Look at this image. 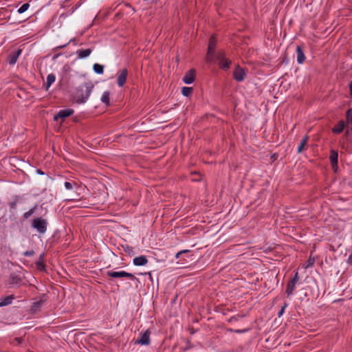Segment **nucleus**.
Masks as SVG:
<instances>
[{
  "label": "nucleus",
  "mask_w": 352,
  "mask_h": 352,
  "mask_svg": "<svg viewBox=\"0 0 352 352\" xmlns=\"http://www.w3.org/2000/svg\"><path fill=\"white\" fill-rule=\"evenodd\" d=\"M94 88V85L91 82L87 81L80 85L75 93L74 98L78 103L85 102L90 96V94Z\"/></svg>",
  "instance_id": "1"
},
{
  "label": "nucleus",
  "mask_w": 352,
  "mask_h": 352,
  "mask_svg": "<svg viewBox=\"0 0 352 352\" xmlns=\"http://www.w3.org/2000/svg\"><path fill=\"white\" fill-rule=\"evenodd\" d=\"M47 221L41 217L36 218L32 221V226L39 233H45L47 230Z\"/></svg>",
  "instance_id": "2"
},
{
  "label": "nucleus",
  "mask_w": 352,
  "mask_h": 352,
  "mask_svg": "<svg viewBox=\"0 0 352 352\" xmlns=\"http://www.w3.org/2000/svg\"><path fill=\"white\" fill-rule=\"evenodd\" d=\"M216 45V40L214 37L210 38L208 47V52L206 54V61L211 62L213 59V53Z\"/></svg>",
  "instance_id": "3"
},
{
  "label": "nucleus",
  "mask_w": 352,
  "mask_h": 352,
  "mask_svg": "<svg viewBox=\"0 0 352 352\" xmlns=\"http://www.w3.org/2000/svg\"><path fill=\"white\" fill-rule=\"evenodd\" d=\"M107 275L109 276H111V277H113V278H123V277H127V278H129L130 279H135V276H133V274H131V273H128V272H124V271H121V272H112V271H109L107 272Z\"/></svg>",
  "instance_id": "4"
},
{
  "label": "nucleus",
  "mask_w": 352,
  "mask_h": 352,
  "mask_svg": "<svg viewBox=\"0 0 352 352\" xmlns=\"http://www.w3.org/2000/svg\"><path fill=\"white\" fill-rule=\"evenodd\" d=\"M150 331L148 330L145 331L141 334L140 338L138 339L135 343L141 345H148L150 343Z\"/></svg>",
  "instance_id": "5"
},
{
  "label": "nucleus",
  "mask_w": 352,
  "mask_h": 352,
  "mask_svg": "<svg viewBox=\"0 0 352 352\" xmlns=\"http://www.w3.org/2000/svg\"><path fill=\"white\" fill-rule=\"evenodd\" d=\"M195 79V70L190 69L188 72H186L183 77V81L186 84H191L194 82Z\"/></svg>",
  "instance_id": "6"
},
{
  "label": "nucleus",
  "mask_w": 352,
  "mask_h": 352,
  "mask_svg": "<svg viewBox=\"0 0 352 352\" xmlns=\"http://www.w3.org/2000/svg\"><path fill=\"white\" fill-rule=\"evenodd\" d=\"M74 111L71 109L61 110L54 116V120H58V118L64 119L72 115Z\"/></svg>",
  "instance_id": "7"
},
{
  "label": "nucleus",
  "mask_w": 352,
  "mask_h": 352,
  "mask_svg": "<svg viewBox=\"0 0 352 352\" xmlns=\"http://www.w3.org/2000/svg\"><path fill=\"white\" fill-rule=\"evenodd\" d=\"M128 72L126 69H123L120 71V73L118 77V85L119 87H122L126 80Z\"/></svg>",
  "instance_id": "8"
},
{
  "label": "nucleus",
  "mask_w": 352,
  "mask_h": 352,
  "mask_svg": "<svg viewBox=\"0 0 352 352\" xmlns=\"http://www.w3.org/2000/svg\"><path fill=\"white\" fill-rule=\"evenodd\" d=\"M245 76V71L241 67H236L234 72V78L237 81H242L244 79Z\"/></svg>",
  "instance_id": "9"
},
{
  "label": "nucleus",
  "mask_w": 352,
  "mask_h": 352,
  "mask_svg": "<svg viewBox=\"0 0 352 352\" xmlns=\"http://www.w3.org/2000/svg\"><path fill=\"white\" fill-rule=\"evenodd\" d=\"M147 263L148 260L144 256H138L133 259V264L137 266L144 265Z\"/></svg>",
  "instance_id": "10"
},
{
  "label": "nucleus",
  "mask_w": 352,
  "mask_h": 352,
  "mask_svg": "<svg viewBox=\"0 0 352 352\" xmlns=\"http://www.w3.org/2000/svg\"><path fill=\"white\" fill-rule=\"evenodd\" d=\"M338 153L335 151H331L330 154V161L333 168H337L338 165Z\"/></svg>",
  "instance_id": "11"
},
{
  "label": "nucleus",
  "mask_w": 352,
  "mask_h": 352,
  "mask_svg": "<svg viewBox=\"0 0 352 352\" xmlns=\"http://www.w3.org/2000/svg\"><path fill=\"white\" fill-rule=\"evenodd\" d=\"M43 303H44V300L43 299H41L38 301L33 302L32 305H31L30 311L32 313L36 312L37 311H38L41 309V307L43 305Z\"/></svg>",
  "instance_id": "12"
},
{
  "label": "nucleus",
  "mask_w": 352,
  "mask_h": 352,
  "mask_svg": "<svg viewBox=\"0 0 352 352\" xmlns=\"http://www.w3.org/2000/svg\"><path fill=\"white\" fill-rule=\"evenodd\" d=\"M218 58H221V60L220 62V65L222 68L227 69L230 67L231 62L230 60H228V59L223 58V53L219 52Z\"/></svg>",
  "instance_id": "13"
},
{
  "label": "nucleus",
  "mask_w": 352,
  "mask_h": 352,
  "mask_svg": "<svg viewBox=\"0 0 352 352\" xmlns=\"http://www.w3.org/2000/svg\"><path fill=\"white\" fill-rule=\"evenodd\" d=\"M296 54L298 63L300 64L302 63L305 59V56L302 48L300 46H297L296 47Z\"/></svg>",
  "instance_id": "14"
},
{
  "label": "nucleus",
  "mask_w": 352,
  "mask_h": 352,
  "mask_svg": "<svg viewBox=\"0 0 352 352\" xmlns=\"http://www.w3.org/2000/svg\"><path fill=\"white\" fill-rule=\"evenodd\" d=\"M14 299V295H10L8 296H6L1 299V301L0 302V307H3L6 305H8L12 303V300Z\"/></svg>",
  "instance_id": "15"
},
{
  "label": "nucleus",
  "mask_w": 352,
  "mask_h": 352,
  "mask_svg": "<svg viewBox=\"0 0 352 352\" xmlns=\"http://www.w3.org/2000/svg\"><path fill=\"white\" fill-rule=\"evenodd\" d=\"M345 126L344 122L343 120L339 121L338 124L332 129V131L335 133H340Z\"/></svg>",
  "instance_id": "16"
},
{
  "label": "nucleus",
  "mask_w": 352,
  "mask_h": 352,
  "mask_svg": "<svg viewBox=\"0 0 352 352\" xmlns=\"http://www.w3.org/2000/svg\"><path fill=\"white\" fill-rule=\"evenodd\" d=\"M91 52V50L90 49H86V50H80L76 52V54H78V57L79 58H84L90 55Z\"/></svg>",
  "instance_id": "17"
},
{
  "label": "nucleus",
  "mask_w": 352,
  "mask_h": 352,
  "mask_svg": "<svg viewBox=\"0 0 352 352\" xmlns=\"http://www.w3.org/2000/svg\"><path fill=\"white\" fill-rule=\"evenodd\" d=\"M55 79H56V77H55L54 74H50L47 76V81L45 83L46 91H47L49 89L50 87L52 85V83L54 82Z\"/></svg>",
  "instance_id": "18"
},
{
  "label": "nucleus",
  "mask_w": 352,
  "mask_h": 352,
  "mask_svg": "<svg viewBox=\"0 0 352 352\" xmlns=\"http://www.w3.org/2000/svg\"><path fill=\"white\" fill-rule=\"evenodd\" d=\"M21 50H19L16 52H15L14 54L10 56V57H9L10 64L12 65L16 62L18 57H19V54H21Z\"/></svg>",
  "instance_id": "19"
},
{
  "label": "nucleus",
  "mask_w": 352,
  "mask_h": 352,
  "mask_svg": "<svg viewBox=\"0 0 352 352\" xmlns=\"http://www.w3.org/2000/svg\"><path fill=\"white\" fill-rule=\"evenodd\" d=\"M109 96H110L109 91H104L102 94V96L101 98V101L107 105H109V104H110Z\"/></svg>",
  "instance_id": "20"
},
{
  "label": "nucleus",
  "mask_w": 352,
  "mask_h": 352,
  "mask_svg": "<svg viewBox=\"0 0 352 352\" xmlns=\"http://www.w3.org/2000/svg\"><path fill=\"white\" fill-rule=\"evenodd\" d=\"M308 139H309V137L308 135H306L303 138V139L302 140L300 145L298 146V153H300L302 151L303 148H304V146L307 144V141H308Z\"/></svg>",
  "instance_id": "21"
},
{
  "label": "nucleus",
  "mask_w": 352,
  "mask_h": 352,
  "mask_svg": "<svg viewBox=\"0 0 352 352\" xmlns=\"http://www.w3.org/2000/svg\"><path fill=\"white\" fill-rule=\"evenodd\" d=\"M295 285H296V283L292 282L291 280L288 283V284L287 285V289H286V293L288 296H289L292 294L293 291L295 289Z\"/></svg>",
  "instance_id": "22"
},
{
  "label": "nucleus",
  "mask_w": 352,
  "mask_h": 352,
  "mask_svg": "<svg viewBox=\"0 0 352 352\" xmlns=\"http://www.w3.org/2000/svg\"><path fill=\"white\" fill-rule=\"evenodd\" d=\"M93 68L94 72L99 74H102L104 72V67L98 63L94 64Z\"/></svg>",
  "instance_id": "23"
},
{
  "label": "nucleus",
  "mask_w": 352,
  "mask_h": 352,
  "mask_svg": "<svg viewBox=\"0 0 352 352\" xmlns=\"http://www.w3.org/2000/svg\"><path fill=\"white\" fill-rule=\"evenodd\" d=\"M192 92V87H184L182 88V93L185 96H190Z\"/></svg>",
  "instance_id": "24"
},
{
  "label": "nucleus",
  "mask_w": 352,
  "mask_h": 352,
  "mask_svg": "<svg viewBox=\"0 0 352 352\" xmlns=\"http://www.w3.org/2000/svg\"><path fill=\"white\" fill-rule=\"evenodd\" d=\"M346 119L348 124L351 125L352 128V108L346 112Z\"/></svg>",
  "instance_id": "25"
},
{
  "label": "nucleus",
  "mask_w": 352,
  "mask_h": 352,
  "mask_svg": "<svg viewBox=\"0 0 352 352\" xmlns=\"http://www.w3.org/2000/svg\"><path fill=\"white\" fill-rule=\"evenodd\" d=\"M9 282L11 284H19L20 282V278L17 276L11 275Z\"/></svg>",
  "instance_id": "26"
},
{
  "label": "nucleus",
  "mask_w": 352,
  "mask_h": 352,
  "mask_svg": "<svg viewBox=\"0 0 352 352\" xmlns=\"http://www.w3.org/2000/svg\"><path fill=\"white\" fill-rule=\"evenodd\" d=\"M29 7H30L29 3H24L18 9V12L20 14H22V13L25 12L28 9Z\"/></svg>",
  "instance_id": "27"
},
{
  "label": "nucleus",
  "mask_w": 352,
  "mask_h": 352,
  "mask_svg": "<svg viewBox=\"0 0 352 352\" xmlns=\"http://www.w3.org/2000/svg\"><path fill=\"white\" fill-rule=\"evenodd\" d=\"M64 185H65V187L66 188V189L72 190L74 186H77V184L75 182H65Z\"/></svg>",
  "instance_id": "28"
},
{
  "label": "nucleus",
  "mask_w": 352,
  "mask_h": 352,
  "mask_svg": "<svg viewBox=\"0 0 352 352\" xmlns=\"http://www.w3.org/2000/svg\"><path fill=\"white\" fill-rule=\"evenodd\" d=\"M36 265L37 269L40 271L45 270V265L43 261L38 260L36 263Z\"/></svg>",
  "instance_id": "29"
},
{
  "label": "nucleus",
  "mask_w": 352,
  "mask_h": 352,
  "mask_svg": "<svg viewBox=\"0 0 352 352\" xmlns=\"http://www.w3.org/2000/svg\"><path fill=\"white\" fill-rule=\"evenodd\" d=\"M36 209V206H34V208H32V209H30L29 211L26 212L25 214H24V217L25 219H28L30 216H32V214L34 212V210Z\"/></svg>",
  "instance_id": "30"
},
{
  "label": "nucleus",
  "mask_w": 352,
  "mask_h": 352,
  "mask_svg": "<svg viewBox=\"0 0 352 352\" xmlns=\"http://www.w3.org/2000/svg\"><path fill=\"white\" fill-rule=\"evenodd\" d=\"M314 262H315V259L310 257L309 258V260L307 261V265L305 267L307 268V267L312 266L314 265Z\"/></svg>",
  "instance_id": "31"
},
{
  "label": "nucleus",
  "mask_w": 352,
  "mask_h": 352,
  "mask_svg": "<svg viewBox=\"0 0 352 352\" xmlns=\"http://www.w3.org/2000/svg\"><path fill=\"white\" fill-rule=\"evenodd\" d=\"M298 280H299L298 274V272H296L294 278H292V280L291 281L296 284V283L298 281Z\"/></svg>",
  "instance_id": "32"
},
{
  "label": "nucleus",
  "mask_w": 352,
  "mask_h": 352,
  "mask_svg": "<svg viewBox=\"0 0 352 352\" xmlns=\"http://www.w3.org/2000/svg\"><path fill=\"white\" fill-rule=\"evenodd\" d=\"M23 254L26 256H30L34 254V252L33 250L26 251L23 253Z\"/></svg>",
  "instance_id": "33"
},
{
  "label": "nucleus",
  "mask_w": 352,
  "mask_h": 352,
  "mask_svg": "<svg viewBox=\"0 0 352 352\" xmlns=\"http://www.w3.org/2000/svg\"><path fill=\"white\" fill-rule=\"evenodd\" d=\"M287 306V303H285L284 306L282 307V309L280 310V311L278 312V316L280 317L283 313H284V311H285V307Z\"/></svg>",
  "instance_id": "34"
},
{
  "label": "nucleus",
  "mask_w": 352,
  "mask_h": 352,
  "mask_svg": "<svg viewBox=\"0 0 352 352\" xmlns=\"http://www.w3.org/2000/svg\"><path fill=\"white\" fill-rule=\"evenodd\" d=\"M188 252V250H182V251L177 253L175 257L177 258L178 257H179L180 254H182L183 253H185V252Z\"/></svg>",
  "instance_id": "35"
},
{
  "label": "nucleus",
  "mask_w": 352,
  "mask_h": 352,
  "mask_svg": "<svg viewBox=\"0 0 352 352\" xmlns=\"http://www.w3.org/2000/svg\"><path fill=\"white\" fill-rule=\"evenodd\" d=\"M348 263L351 265H352V253L351 254V255L349 256V258H348Z\"/></svg>",
  "instance_id": "36"
},
{
  "label": "nucleus",
  "mask_w": 352,
  "mask_h": 352,
  "mask_svg": "<svg viewBox=\"0 0 352 352\" xmlns=\"http://www.w3.org/2000/svg\"><path fill=\"white\" fill-rule=\"evenodd\" d=\"M43 259H44V254H41L40 255V256H39L38 260H39V261H43Z\"/></svg>",
  "instance_id": "37"
},
{
  "label": "nucleus",
  "mask_w": 352,
  "mask_h": 352,
  "mask_svg": "<svg viewBox=\"0 0 352 352\" xmlns=\"http://www.w3.org/2000/svg\"><path fill=\"white\" fill-rule=\"evenodd\" d=\"M349 88H350L351 94H352V81L351 82V83L349 85Z\"/></svg>",
  "instance_id": "38"
},
{
  "label": "nucleus",
  "mask_w": 352,
  "mask_h": 352,
  "mask_svg": "<svg viewBox=\"0 0 352 352\" xmlns=\"http://www.w3.org/2000/svg\"><path fill=\"white\" fill-rule=\"evenodd\" d=\"M15 340L17 341V342H18L19 344H20V343H21V338H16Z\"/></svg>",
  "instance_id": "39"
},
{
  "label": "nucleus",
  "mask_w": 352,
  "mask_h": 352,
  "mask_svg": "<svg viewBox=\"0 0 352 352\" xmlns=\"http://www.w3.org/2000/svg\"><path fill=\"white\" fill-rule=\"evenodd\" d=\"M346 134H347V135H352V132H351V133H349V131H346Z\"/></svg>",
  "instance_id": "40"
},
{
  "label": "nucleus",
  "mask_w": 352,
  "mask_h": 352,
  "mask_svg": "<svg viewBox=\"0 0 352 352\" xmlns=\"http://www.w3.org/2000/svg\"><path fill=\"white\" fill-rule=\"evenodd\" d=\"M38 173H40V174H43V172L40 170H38Z\"/></svg>",
  "instance_id": "41"
}]
</instances>
